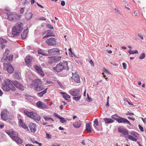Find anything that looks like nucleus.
Returning a JSON list of instances; mask_svg holds the SVG:
<instances>
[{
    "mask_svg": "<svg viewBox=\"0 0 146 146\" xmlns=\"http://www.w3.org/2000/svg\"><path fill=\"white\" fill-rule=\"evenodd\" d=\"M0 42L1 44L5 43L6 42V40L3 39L2 38H0Z\"/></svg>",
    "mask_w": 146,
    "mask_h": 146,
    "instance_id": "obj_44",
    "label": "nucleus"
},
{
    "mask_svg": "<svg viewBox=\"0 0 146 146\" xmlns=\"http://www.w3.org/2000/svg\"><path fill=\"white\" fill-rule=\"evenodd\" d=\"M60 119V121L62 123H64L66 122V120L63 117H61Z\"/></svg>",
    "mask_w": 146,
    "mask_h": 146,
    "instance_id": "obj_40",
    "label": "nucleus"
},
{
    "mask_svg": "<svg viewBox=\"0 0 146 146\" xmlns=\"http://www.w3.org/2000/svg\"><path fill=\"white\" fill-rule=\"evenodd\" d=\"M46 43L49 46H54L56 44V39L54 38H50L46 39Z\"/></svg>",
    "mask_w": 146,
    "mask_h": 146,
    "instance_id": "obj_8",
    "label": "nucleus"
},
{
    "mask_svg": "<svg viewBox=\"0 0 146 146\" xmlns=\"http://www.w3.org/2000/svg\"><path fill=\"white\" fill-rule=\"evenodd\" d=\"M33 14L31 12H27L26 14L25 17L27 19H30L32 17Z\"/></svg>",
    "mask_w": 146,
    "mask_h": 146,
    "instance_id": "obj_31",
    "label": "nucleus"
},
{
    "mask_svg": "<svg viewBox=\"0 0 146 146\" xmlns=\"http://www.w3.org/2000/svg\"><path fill=\"white\" fill-rule=\"evenodd\" d=\"M145 54L144 53H142L139 56V58L140 59H143L145 58Z\"/></svg>",
    "mask_w": 146,
    "mask_h": 146,
    "instance_id": "obj_38",
    "label": "nucleus"
},
{
    "mask_svg": "<svg viewBox=\"0 0 146 146\" xmlns=\"http://www.w3.org/2000/svg\"><path fill=\"white\" fill-rule=\"evenodd\" d=\"M37 107L40 108L41 109H48L49 107L43 102L39 101L36 103Z\"/></svg>",
    "mask_w": 146,
    "mask_h": 146,
    "instance_id": "obj_12",
    "label": "nucleus"
},
{
    "mask_svg": "<svg viewBox=\"0 0 146 146\" xmlns=\"http://www.w3.org/2000/svg\"><path fill=\"white\" fill-rule=\"evenodd\" d=\"M1 82L2 88L5 91H8L11 90L15 91V88L12 84L13 82L8 79H1Z\"/></svg>",
    "mask_w": 146,
    "mask_h": 146,
    "instance_id": "obj_2",
    "label": "nucleus"
},
{
    "mask_svg": "<svg viewBox=\"0 0 146 146\" xmlns=\"http://www.w3.org/2000/svg\"><path fill=\"white\" fill-rule=\"evenodd\" d=\"M138 126L140 130L141 131H144L143 128L140 125H139Z\"/></svg>",
    "mask_w": 146,
    "mask_h": 146,
    "instance_id": "obj_50",
    "label": "nucleus"
},
{
    "mask_svg": "<svg viewBox=\"0 0 146 146\" xmlns=\"http://www.w3.org/2000/svg\"><path fill=\"white\" fill-rule=\"evenodd\" d=\"M126 115H133L134 114V113H130L129 112H128V113H127L126 114Z\"/></svg>",
    "mask_w": 146,
    "mask_h": 146,
    "instance_id": "obj_53",
    "label": "nucleus"
},
{
    "mask_svg": "<svg viewBox=\"0 0 146 146\" xmlns=\"http://www.w3.org/2000/svg\"><path fill=\"white\" fill-rule=\"evenodd\" d=\"M32 57L29 55L27 56L26 58L25 62L27 65L29 67L31 65V62L32 60Z\"/></svg>",
    "mask_w": 146,
    "mask_h": 146,
    "instance_id": "obj_18",
    "label": "nucleus"
},
{
    "mask_svg": "<svg viewBox=\"0 0 146 146\" xmlns=\"http://www.w3.org/2000/svg\"><path fill=\"white\" fill-rule=\"evenodd\" d=\"M137 35L139 37L141 40L143 39V36L140 34L138 33H137Z\"/></svg>",
    "mask_w": 146,
    "mask_h": 146,
    "instance_id": "obj_45",
    "label": "nucleus"
},
{
    "mask_svg": "<svg viewBox=\"0 0 146 146\" xmlns=\"http://www.w3.org/2000/svg\"><path fill=\"white\" fill-rule=\"evenodd\" d=\"M9 50L7 49H6L5 50V52L4 53V56H5L6 55H8L9 52Z\"/></svg>",
    "mask_w": 146,
    "mask_h": 146,
    "instance_id": "obj_41",
    "label": "nucleus"
},
{
    "mask_svg": "<svg viewBox=\"0 0 146 146\" xmlns=\"http://www.w3.org/2000/svg\"><path fill=\"white\" fill-rule=\"evenodd\" d=\"M81 121L79 120L78 121H76L74 122L73 124V125L74 127L78 128L81 127Z\"/></svg>",
    "mask_w": 146,
    "mask_h": 146,
    "instance_id": "obj_25",
    "label": "nucleus"
},
{
    "mask_svg": "<svg viewBox=\"0 0 146 146\" xmlns=\"http://www.w3.org/2000/svg\"><path fill=\"white\" fill-rule=\"evenodd\" d=\"M88 100V101H90L91 100V99L89 97L88 94H87Z\"/></svg>",
    "mask_w": 146,
    "mask_h": 146,
    "instance_id": "obj_59",
    "label": "nucleus"
},
{
    "mask_svg": "<svg viewBox=\"0 0 146 146\" xmlns=\"http://www.w3.org/2000/svg\"><path fill=\"white\" fill-rule=\"evenodd\" d=\"M32 116L33 117H32L31 118L34 119L36 122L39 121L40 119V116L35 113L34 112Z\"/></svg>",
    "mask_w": 146,
    "mask_h": 146,
    "instance_id": "obj_24",
    "label": "nucleus"
},
{
    "mask_svg": "<svg viewBox=\"0 0 146 146\" xmlns=\"http://www.w3.org/2000/svg\"><path fill=\"white\" fill-rule=\"evenodd\" d=\"M6 14L8 19L10 21H16L20 18V15H17L15 13H12L10 12H8Z\"/></svg>",
    "mask_w": 146,
    "mask_h": 146,
    "instance_id": "obj_7",
    "label": "nucleus"
},
{
    "mask_svg": "<svg viewBox=\"0 0 146 146\" xmlns=\"http://www.w3.org/2000/svg\"><path fill=\"white\" fill-rule=\"evenodd\" d=\"M104 120L106 123H109L113 122L114 121L111 118H105L104 119Z\"/></svg>",
    "mask_w": 146,
    "mask_h": 146,
    "instance_id": "obj_30",
    "label": "nucleus"
},
{
    "mask_svg": "<svg viewBox=\"0 0 146 146\" xmlns=\"http://www.w3.org/2000/svg\"><path fill=\"white\" fill-rule=\"evenodd\" d=\"M69 54L72 57H73L75 56L74 53L72 52V53L69 52Z\"/></svg>",
    "mask_w": 146,
    "mask_h": 146,
    "instance_id": "obj_51",
    "label": "nucleus"
},
{
    "mask_svg": "<svg viewBox=\"0 0 146 146\" xmlns=\"http://www.w3.org/2000/svg\"><path fill=\"white\" fill-rule=\"evenodd\" d=\"M65 2L64 1H61V5L62 6H64L65 5Z\"/></svg>",
    "mask_w": 146,
    "mask_h": 146,
    "instance_id": "obj_52",
    "label": "nucleus"
},
{
    "mask_svg": "<svg viewBox=\"0 0 146 146\" xmlns=\"http://www.w3.org/2000/svg\"><path fill=\"white\" fill-rule=\"evenodd\" d=\"M122 65L123 66V69H126L127 68L126 64L125 62H123L122 63Z\"/></svg>",
    "mask_w": 146,
    "mask_h": 146,
    "instance_id": "obj_48",
    "label": "nucleus"
},
{
    "mask_svg": "<svg viewBox=\"0 0 146 146\" xmlns=\"http://www.w3.org/2000/svg\"><path fill=\"white\" fill-rule=\"evenodd\" d=\"M38 52L39 54L42 55L44 56H48V54L44 50L41 49H38Z\"/></svg>",
    "mask_w": 146,
    "mask_h": 146,
    "instance_id": "obj_29",
    "label": "nucleus"
},
{
    "mask_svg": "<svg viewBox=\"0 0 146 146\" xmlns=\"http://www.w3.org/2000/svg\"><path fill=\"white\" fill-rule=\"evenodd\" d=\"M47 26L48 28L51 29H53L54 28L50 24H48Z\"/></svg>",
    "mask_w": 146,
    "mask_h": 146,
    "instance_id": "obj_49",
    "label": "nucleus"
},
{
    "mask_svg": "<svg viewBox=\"0 0 146 146\" xmlns=\"http://www.w3.org/2000/svg\"><path fill=\"white\" fill-rule=\"evenodd\" d=\"M91 123H87L86 125V131L89 133L91 132L92 131V129L91 126Z\"/></svg>",
    "mask_w": 146,
    "mask_h": 146,
    "instance_id": "obj_28",
    "label": "nucleus"
},
{
    "mask_svg": "<svg viewBox=\"0 0 146 146\" xmlns=\"http://www.w3.org/2000/svg\"><path fill=\"white\" fill-rule=\"evenodd\" d=\"M31 141L33 143H35V141H37L35 140L34 139H31Z\"/></svg>",
    "mask_w": 146,
    "mask_h": 146,
    "instance_id": "obj_58",
    "label": "nucleus"
},
{
    "mask_svg": "<svg viewBox=\"0 0 146 146\" xmlns=\"http://www.w3.org/2000/svg\"><path fill=\"white\" fill-rule=\"evenodd\" d=\"M5 63H4V69L6 70L7 72L9 73H12L14 70V69L12 66L10 64H8L7 66H5Z\"/></svg>",
    "mask_w": 146,
    "mask_h": 146,
    "instance_id": "obj_15",
    "label": "nucleus"
},
{
    "mask_svg": "<svg viewBox=\"0 0 146 146\" xmlns=\"http://www.w3.org/2000/svg\"><path fill=\"white\" fill-rule=\"evenodd\" d=\"M13 55L12 54L3 56L1 60L2 62H7L8 63L11 62L13 60Z\"/></svg>",
    "mask_w": 146,
    "mask_h": 146,
    "instance_id": "obj_9",
    "label": "nucleus"
},
{
    "mask_svg": "<svg viewBox=\"0 0 146 146\" xmlns=\"http://www.w3.org/2000/svg\"><path fill=\"white\" fill-rule=\"evenodd\" d=\"M128 118L129 119H131V120H132L133 121H134L135 120V118H133V117H128Z\"/></svg>",
    "mask_w": 146,
    "mask_h": 146,
    "instance_id": "obj_62",
    "label": "nucleus"
},
{
    "mask_svg": "<svg viewBox=\"0 0 146 146\" xmlns=\"http://www.w3.org/2000/svg\"><path fill=\"white\" fill-rule=\"evenodd\" d=\"M4 13V12L3 10L0 9V15L2 16Z\"/></svg>",
    "mask_w": 146,
    "mask_h": 146,
    "instance_id": "obj_46",
    "label": "nucleus"
},
{
    "mask_svg": "<svg viewBox=\"0 0 146 146\" xmlns=\"http://www.w3.org/2000/svg\"><path fill=\"white\" fill-rule=\"evenodd\" d=\"M23 28V24L21 22L16 23L12 29V34L14 36L19 35Z\"/></svg>",
    "mask_w": 146,
    "mask_h": 146,
    "instance_id": "obj_4",
    "label": "nucleus"
},
{
    "mask_svg": "<svg viewBox=\"0 0 146 146\" xmlns=\"http://www.w3.org/2000/svg\"><path fill=\"white\" fill-rule=\"evenodd\" d=\"M115 11L116 13H117L119 14H120V11H119L117 9H115Z\"/></svg>",
    "mask_w": 146,
    "mask_h": 146,
    "instance_id": "obj_54",
    "label": "nucleus"
},
{
    "mask_svg": "<svg viewBox=\"0 0 146 146\" xmlns=\"http://www.w3.org/2000/svg\"><path fill=\"white\" fill-rule=\"evenodd\" d=\"M80 90L79 89H72L69 91L68 92L74 96H78L79 95Z\"/></svg>",
    "mask_w": 146,
    "mask_h": 146,
    "instance_id": "obj_16",
    "label": "nucleus"
},
{
    "mask_svg": "<svg viewBox=\"0 0 146 146\" xmlns=\"http://www.w3.org/2000/svg\"><path fill=\"white\" fill-rule=\"evenodd\" d=\"M127 52L129 53L130 54H137L138 53V51L136 50L132 51L131 50H128Z\"/></svg>",
    "mask_w": 146,
    "mask_h": 146,
    "instance_id": "obj_34",
    "label": "nucleus"
},
{
    "mask_svg": "<svg viewBox=\"0 0 146 146\" xmlns=\"http://www.w3.org/2000/svg\"><path fill=\"white\" fill-rule=\"evenodd\" d=\"M118 130L119 133L123 134L125 137L127 138L130 140L136 141H137V138L139 136V134L135 131H133L130 132L131 135H129L128 131L124 128H118Z\"/></svg>",
    "mask_w": 146,
    "mask_h": 146,
    "instance_id": "obj_1",
    "label": "nucleus"
},
{
    "mask_svg": "<svg viewBox=\"0 0 146 146\" xmlns=\"http://www.w3.org/2000/svg\"><path fill=\"white\" fill-rule=\"evenodd\" d=\"M4 126V125L3 123H0V128H2Z\"/></svg>",
    "mask_w": 146,
    "mask_h": 146,
    "instance_id": "obj_55",
    "label": "nucleus"
},
{
    "mask_svg": "<svg viewBox=\"0 0 146 146\" xmlns=\"http://www.w3.org/2000/svg\"><path fill=\"white\" fill-rule=\"evenodd\" d=\"M72 79L74 80L75 82L77 83H80V77L78 74V73L76 72H72Z\"/></svg>",
    "mask_w": 146,
    "mask_h": 146,
    "instance_id": "obj_11",
    "label": "nucleus"
},
{
    "mask_svg": "<svg viewBox=\"0 0 146 146\" xmlns=\"http://www.w3.org/2000/svg\"><path fill=\"white\" fill-rule=\"evenodd\" d=\"M28 32V29H26L21 34V36L23 39H25L27 36V34Z\"/></svg>",
    "mask_w": 146,
    "mask_h": 146,
    "instance_id": "obj_27",
    "label": "nucleus"
},
{
    "mask_svg": "<svg viewBox=\"0 0 146 146\" xmlns=\"http://www.w3.org/2000/svg\"><path fill=\"white\" fill-rule=\"evenodd\" d=\"M61 57H49L48 58L49 60L48 61V62L50 64H52L55 63L56 61H59L60 60Z\"/></svg>",
    "mask_w": 146,
    "mask_h": 146,
    "instance_id": "obj_13",
    "label": "nucleus"
},
{
    "mask_svg": "<svg viewBox=\"0 0 146 146\" xmlns=\"http://www.w3.org/2000/svg\"><path fill=\"white\" fill-rule=\"evenodd\" d=\"M35 143L38 144L40 146H42V144L41 143H39L38 141H35Z\"/></svg>",
    "mask_w": 146,
    "mask_h": 146,
    "instance_id": "obj_57",
    "label": "nucleus"
},
{
    "mask_svg": "<svg viewBox=\"0 0 146 146\" xmlns=\"http://www.w3.org/2000/svg\"><path fill=\"white\" fill-rule=\"evenodd\" d=\"M12 84L17 88L22 91L24 90V87L19 82L17 81L13 82Z\"/></svg>",
    "mask_w": 146,
    "mask_h": 146,
    "instance_id": "obj_17",
    "label": "nucleus"
},
{
    "mask_svg": "<svg viewBox=\"0 0 146 146\" xmlns=\"http://www.w3.org/2000/svg\"><path fill=\"white\" fill-rule=\"evenodd\" d=\"M46 137L48 139H49L51 138V136L48 133H46Z\"/></svg>",
    "mask_w": 146,
    "mask_h": 146,
    "instance_id": "obj_43",
    "label": "nucleus"
},
{
    "mask_svg": "<svg viewBox=\"0 0 146 146\" xmlns=\"http://www.w3.org/2000/svg\"><path fill=\"white\" fill-rule=\"evenodd\" d=\"M40 19L41 20H44L45 21L46 20V19L44 17H41L40 18Z\"/></svg>",
    "mask_w": 146,
    "mask_h": 146,
    "instance_id": "obj_61",
    "label": "nucleus"
},
{
    "mask_svg": "<svg viewBox=\"0 0 146 146\" xmlns=\"http://www.w3.org/2000/svg\"><path fill=\"white\" fill-rule=\"evenodd\" d=\"M34 68L37 72L42 76H44V74L43 73L42 68L41 66H38L36 65H35L34 66Z\"/></svg>",
    "mask_w": 146,
    "mask_h": 146,
    "instance_id": "obj_19",
    "label": "nucleus"
},
{
    "mask_svg": "<svg viewBox=\"0 0 146 146\" xmlns=\"http://www.w3.org/2000/svg\"><path fill=\"white\" fill-rule=\"evenodd\" d=\"M112 118L116 120L117 121V120L119 119V117L116 114L112 115L111 117Z\"/></svg>",
    "mask_w": 146,
    "mask_h": 146,
    "instance_id": "obj_37",
    "label": "nucleus"
},
{
    "mask_svg": "<svg viewBox=\"0 0 146 146\" xmlns=\"http://www.w3.org/2000/svg\"><path fill=\"white\" fill-rule=\"evenodd\" d=\"M60 145L56 143H54L52 145V146H59Z\"/></svg>",
    "mask_w": 146,
    "mask_h": 146,
    "instance_id": "obj_60",
    "label": "nucleus"
},
{
    "mask_svg": "<svg viewBox=\"0 0 146 146\" xmlns=\"http://www.w3.org/2000/svg\"><path fill=\"white\" fill-rule=\"evenodd\" d=\"M94 122V126L95 128H97V126L98 124V119H96Z\"/></svg>",
    "mask_w": 146,
    "mask_h": 146,
    "instance_id": "obj_36",
    "label": "nucleus"
},
{
    "mask_svg": "<svg viewBox=\"0 0 146 146\" xmlns=\"http://www.w3.org/2000/svg\"><path fill=\"white\" fill-rule=\"evenodd\" d=\"M103 70L105 72H106V73L108 74H110V73L109 71L106 68H103Z\"/></svg>",
    "mask_w": 146,
    "mask_h": 146,
    "instance_id": "obj_42",
    "label": "nucleus"
},
{
    "mask_svg": "<svg viewBox=\"0 0 146 146\" xmlns=\"http://www.w3.org/2000/svg\"><path fill=\"white\" fill-rule=\"evenodd\" d=\"M19 124L20 126L22 127L23 128L26 130H29V128L23 122V121L21 119H19Z\"/></svg>",
    "mask_w": 146,
    "mask_h": 146,
    "instance_id": "obj_23",
    "label": "nucleus"
},
{
    "mask_svg": "<svg viewBox=\"0 0 146 146\" xmlns=\"http://www.w3.org/2000/svg\"><path fill=\"white\" fill-rule=\"evenodd\" d=\"M54 115L55 117H58L59 119H60V117H61L60 116L58 115V114H55V115Z\"/></svg>",
    "mask_w": 146,
    "mask_h": 146,
    "instance_id": "obj_64",
    "label": "nucleus"
},
{
    "mask_svg": "<svg viewBox=\"0 0 146 146\" xmlns=\"http://www.w3.org/2000/svg\"><path fill=\"white\" fill-rule=\"evenodd\" d=\"M117 121L119 123H127L130 125H131V123L127 119L124 118L119 117V119L117 120Z\"/></svg>",
    "mask_w": 146,
    "mask_h": 146,
    "instance_id": "obj_20",
    "label": "nucleus"
},
{
    "mask_svg": "<svg viewBox=\"0 0 146 146\" xmlns=\"http://www.w3.org/2000/svg\"><path fill=\"white\" fill-rule=\"evenodd\" d=\"M89 63L92 65L93 66H94V63L92 60H90Z\"/></svg>",
    "mask_w": 146,
    "mask_h": 146,
    "instance_id": "obj_56",
    "label": "nucleus"
},
{
    "mask_svg": "<svg viewBox=\"0 0 146 146\" xmlns=\"http://www.w3.org/2000/svg\"><path fill=\"white\" fill-rule=\"evenodd\" d=\"M36 125L34 123H31L29 124V127L31 132L32 133H35L36 131Z\"/></svg>",
    "mask_w": 146,
    "mask_h": 146,
    "instance_id": "obj_21",
    "label": "nucleus"
},
{
    "mask_svg": "<svg viewBox=\"0 0 146 146\" xmlns=\"http://www.w3.org/2000/svg\"><path fill=\"white\" fill-rule=\"evenodd\" d=\"M9 112L6 110H3L1 113V118L4 121L8 119Z\"/></svg>",
    "mask_w": 146,
    "mask_h": 146,
    "instance_id": "obj_10",
    "label": "nucleus"
},
{
    "mask_svg": "<svg viewBox=\"0 0 146 146\" xmlns=\"http://www.w3.org/2000/svg\"><path fill=\"white\" fill-rule=\"evenodd\" d=\"M48 54L50 55H58L60 54V50L58 48H54L48 50Z\"/></svg>",
    "mask_w": 146,
    "mask_h": 146,
    "instance_id": "obj_14",
    "label": "nucleus"
},
{
    "mask_svg": "<svg viewBox=\"0 0 146 146\" xmlns=\"http://www.w3.org/2000/svg\"><path fill=\"white\" fill-rule=\"evenodd\" d=\"M53 69L57 72L62 71L63 69L68 70L69 68L68 66V63L66 61L61 62L57 64L56 67H54Z\"/></svg>",
    "mask_w": 146,
    "mask_h": 146,
    "instance_id": "obj_6",
    "label": "nucleus"
},
{
    "mask_svg": "<svg viewBox=\"0 0 146 146\" xmlns=\"http://www.w3.org/2000/svg\"><path fill=\"white\" fill-rule=\"evenodd\" d=\"M47 89V88H46L42 91L38 93L37 94L38 96L40 97H42L43 94L46 93Z\"/></svg>",
    "mask_w": 146,
    "mask_h": 146,
    "instance_id": "obj_33",
    "label": "nucleus"
},
{
    "mask_svg": "<svg viewBox=\"0 0 146 146\" xmlns=\"http://www.w3.org/2000/svg\"><path fill=\"white\" fill-rule=\"evenodd\" d=\"M5 132L9 135L12 139L19 144H21L22 142V140L18 137V133L14 131L13 130H6Z\"/></svg>",
    "mask_w": 146,
    "mask_h": 146,
    "instance_id": "obj_3",
    "label": "nucleus"
},
{
    "mask_svg": "<svg viewBox=\"0 0 146 146\" xmlns=\"http://www.w3.org/2000/svg\"><path fill=\"white\" fill-rule=\"evenodd\" d=\"M80 97H81V96H78L77 97H73V99L75 101H78L80 100Z\"/></svg>",
    "mask_w": 146,
    "mask_h": 146,
    "instance_id": "obj_39",
    "label": "nucleus"
},
{
    "mask_svg": "<svg viewBox=\"0 0 146 146\" xmlns=\"http://www.w3.org/2000/svg\"><path fill=\"white\" fill-rule=\"evenodd\" d=\"M32 86L34 89L38 91L42 90L44 88V86L42 84L41 80L37 79L33 80L32 82Z\"/></svg>",
    "mask_w": 146,
    "mask_h": 146,
    "instance_id": "obj_5",
    "label": "nucleus"
},
{
    "mask_svg": "<svg viewBox=\"0 0 146 146\" xmlns=\"http://www.w3.org/2000/svg\"><path fill=\"white\" fill-rule=\"evenodd\" d=\"M43 118L46 121H53V120L50 117H48L46 116H44Z\"/></svg>",
    "mask_w": 146,
    "mask_h": 146,
    "instance_id": "obj_35",
    "label": "nucleus"
},
{
    "mask_svg": "<svg viewBox=\"0 0 146 146\" xmlns=\"http://www.w3.org/2000/svg\"><path fill=\"white\" fill-rule=\"evenodd\" d=\"M51 36H54L53 35L52 31L50 30H48L46 35L44 36L43 38H47L48 37Z\"/></svg>",
    "mask_w": 146,
    "mask_h": 146,
    "instance_id": "obj_26",
    "label": "nucleus"
},
{
    "mask_svg": "<svg viewBox=\"0 0 146 146\" xmlns=\"http://www.w3.org/2000/svg\"><path fill=\"white\" fill-rule=\"evenodd\" d=\"M37 5L38 6H39V7H40L41 8H43V7H42V6L41 5H40L38 3H37Z\"/></svg>",
    "mask_w": 146,
    "mask_h": 146,
    "instance_id": "obj_63",
    "label": "nucleus"
},
{
    "mask_svg": "<svg viewBox=\"0 0 146 146\" xmlns=\"http://www.w3.org/2000/svg\"><path fill=\"white\" fill-rule=\"evenodd\" d=\"M61 94L62 95L63 97L66 100H68V98H70V96L66 93L61 92Z\"/></svg>",
    "mask_w": 146,
    "mask_h": 146,
    "instance_id": "obj_32",
    "label": "nucleus"
},
{
    "mask_svg": "<svg viewBox=\"0 0 146 146\" xmlns=\"http://www.w3.org/2000/svg\"><path fill=\"white\" fill-rule=\"evenodd\" d=\"M25 9V8L22 7L20 9V11L21 13H23L24 12Z\"/></svg>",
    "mask_w": 146,
    "mask_h": 146,
    "instance_id": "obj_47",
    "label": "nucleus"
},
{
    "mask_svg": "<svg viewBox=\"0 0 146 146\" xmlns=\"http://www.w3.org/2000/svg\"><path fill=\"white\" fill-rule=\"evenodd\" d=\"M22 112L24 113L27 116L31 118L33 117L32 116L34 113V112L33 111H29L26 109H24L22 110Z\"/></svg>",
    "mask_w": 146,
    "mask_h": 146,
    "instance_id": "obj_22",
    "label": "nucleus"
}]
</instances>
